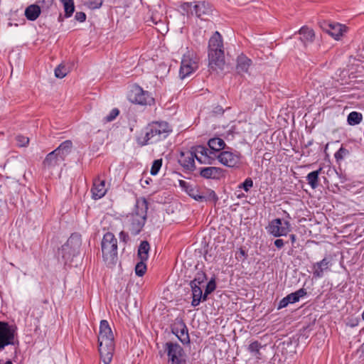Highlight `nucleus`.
Segmentation results:
<instances>
[{
  "label": "nucleus",
  "mask_w": 364,
  "mask_h": 364,
  "mask_svg": "<svg viewBox=\"0 0 364 364\" xmlns=\"http://www.w3.org/2000/svg\"><path fill=\"white\" fill-rule=\"evenodd\" d=\"M251 331L254 333H258L259 331H257V329L255 328V327H252L251 328Z\"/></svg>",
  "instance_id": "nucleus-52"
},
{
  "label": "nucleus",
  "mask_w": 364,
  "mask_h": 364,
  "mask_svg": "<svg viewBox=\"0 0 364 364\" xmlns=\"http://www.w3.org/2000/svg\"><path fill=\"white\" fill-rule=\"evenodd\" d=\"M75 18L77 21L80 22H83L86 19V15L83 12H77L75 14Z\"/></svg>",
  "instance_id": "nucleus-46"
},
{
  "label": "nucleus",
  "mask_w": 364,
  "mask_h": 364,
  "mask_svg": "<svg viewBox=\"0 0 364 364\" xmlns=\"http://www.w3.org/2000/svg\"><path fill=\"white\" fill-rule=\"evenodd\" d=\"M208 144L209 147L215 151H220L225 146L223 139L218 137L210 139Z\"/></svg>",
  "instance_id": "nucleus-32"
},
{
  "label": "nucleus",
  "mask_w": 364,
  "mask_h": 364,
  "mask_svg": "<svg viewBox=\"0 0 364 364\" xmlns=\"http://www.w3.org/2000/svg\"><path fill=\"white\" fill-rule=\"evenodd\" d=\"M193 8L196 15L201 19H205L206 17L212 14L211 6L205 1L198 2L194 5Z\"/></svg>",
  "instance_id": "nucleus-21"
},
{
  "label": "nucleus",
  "mask_w": 364,
  "mask_h": 364,
  "mask_svg": "<svg viewBox=\"0 0 364 364\" xmlns=\"http://www.w3.org/2000/svg\"><path fill=\"white\" fill-rule=\"evenodd\" d=\"M148 204L145 200L137 201L134 211L127 216L129 229L134 235L142 230L147 215Z\"/></svg>",
  "instance_id": "nucleus-3"
},
{
  "label": "nucleus",
  "mask_w": 364,
  "mask_h": 364,
  "mask_svg": "<svg viewBox=\"0 0 364 364\" xmlns=\"http://www.w3.org/2000/svg\"><path fill=\"white\" fill-rule=\"evenodd\" d=\"M172 332L183 344H186L190 342L188 328L182 320H179L177 323L173 324Z\"/></svg>",
  "instance_id": "nucleus-14"
},
{
  "label": "nucleus",
  "mask_w": 364,
  "mask_h": 364,
  "mask_svg": "<svg viewBox=\"0 0 364 364\" xmlns=\"http://www.w3.org/2000/svg\"><path fill=\"white\" fill-rule=\"evenodd\" d=\"M63 161L64 159L61 155L53 151L46 156L43 162V166L44 168L50 170L59 166Z\"/></svg>",
  "instance_id": "nucleus-19"
},
{
  "label": "nucleus",
  "mask_w": 364,
  "mask_h": 364,
  "mask_svg": "<svg viewBox=\"0 0 364 364\" xmlns=\"http://www.w3.org/2000/svg\"><path fill=\"white\" fill-rule=\"evenodd\" d=\"M348 154L349 151L343 146H341L338 151L335 153L334 156L337 161H340L346 157Z\"/></svg>",
  "instance_id": "nucleus-40"
},
{
  "label": "nucleus",
  "mask_w": 364,
  "mask_h": 364,
  "mask_svg": "<svg viewBox=\"0 0 364 364\" xmlns=\"http://www.w3.org/2000/svg\"><path fill=\"white\" fill-rule=\"evenodd\" d=\"M298 343L291 338H285L283 341H277V350L285 356H292L296 352Z\"/></svg>",
  "instance_id": "nucleus-13"
},
{
  "label": "nucleus",
  "mask_w": 364,
  "mask_h": 364,
  "mask_svg": "<svg viewBox=\"0 0 364 364\" xmlns=\"http://www.w3.org/2000/svg\"><path fill=\"white\" fill-rule=\"evenodd\" d=\"M68 72V69L64 65L60 64L55 69V75L58 78H63Z\"/></svg>",
  "instance_id": "nucleus-38"
},
{
  "label": "nucleus",
  "mask_w": 364,
  "mask_h": 364,
  "mask_svg": "<svg viewBox=\"0 0 364 364\" xmlns=\"http://www.w3.org/2000/svg\"><path fill=\"white\" fill-rule=\"evenodd\" d=\"M17 144L18 146H26L28 145L29 142V139L26 136H22V135H18L16 137Z\"/></svg>",
  "instance_id": "nucleus-43"
},
{
  "label": "nucleus",
  "mask_w": 364,
  "mask_h": 364,
  "mask_svg": "<svg viewBox=\"0 0 364 364\" xmlns=\"http://www.w3.org/2000/svg\"><path fill=\"white\" fill-rule=\"evenodd\" d=\"M38 4L41 9L47 10L53 5V0H38Z\"/></svg>",
  "instance_id": "nucleus-44"
},
{
  "label": "nucleus",
  "mask_w": 364,
  "mask_h": 364,
  "mask_svg": "<svg viewBox=\"0 0 364 364\" xmlns=\"http://www.w3.org/2000/svg\"><path fill=\"white\" fill-rule=\"evenodd\" d=\"M151 18H152L153 22H154L155 24H158L159 23H161V24H163V25H164V23H163L161 21H159L158 22V21H155V18H154V17H152Z\"/></svg>",
  "instance_id": "nucleus-53"
},
{
  "label": "nucleus",
  "mask_w": 364,
  "mask_h": 364,
  "mask_svg": "<svg viewBox=\"0 0 364 364\" xmlns=\"http://www.w3.org/2000/svg\"><path fill=\"white\" fill-rule=\"evenodd\" d=\"M329 262L326 258L316 262L313 266V274L314 277L321 278L323 275V272L328 269Z\"/></svg>",
  "instance_id": "nucleus-27"
},
{
  "label": "nucleus",
  "mask_w": 364,
  "mask_h": 364,
  "mask_svg": "<svg viewBox=\"0 0 364 364\" xmlns=\"http://www.w3.org/2000/svg\"><path fill=\"white\" fill-rule=\"evenodd\" d=\"M321 171L322 168H319L318 170L312 171L306 176L308 183L313 189H315L318 186V176Z\"/></svg>",
  "instance_id": "nucleus-30"
},
{
  "label": "nucleus",
  "mask_w": 364,
  "mask_h": 364,
  "mask_svg": "<svg viewBox=\"0 0 364 364\" xmlns=\"http://www.w3.org/2000/svg\"><path fill=\"white\" fill-rule=\"evenodd\" d=\"M99 353L105 364H109L114 351V336L107 320H101L98 335Z\"/></svg>",
  "instance_id": "nucleus-1"
},
{
  "label": "nucleus",
  "mask_w": 364,
  "mask_h": 364,
  "mask_svg": "<svg viewBox=\"0 0 364 364\" xmlns=\"http://www.w3.org/2000/svg\"><path fill=\"white\" fill-rule=\"evenodd\" d=\"M207 279L206 274L203 271H198L193 281L191 282L193 284L200 285Z\"/></svg>",
  "instance_id": "nucleus-35"
},
{
  "label": "nucleus",
  "mask_w": 364,
  "mask_h": 364,
  "mask_svg": "<svg viewBox=\"0 0 364 364\" xmlns=\"http://www.w3.org/2000/svg\"><path fill=\"white\" fill-rule=\"evenodd\" d=\"M119 111L118 109H113L110 113L105 117L106 122H112L113 121L119 114Z\"/></svg>",
  "instance_id": "nucleus-45"
},
{
  "label": "nucleus",
  "mask_w": 364,
  "mask_h": 364,
  "mask_svg": "<svg viewBox=\"0 0 364 364\" xmlns=\"http://www.w3.org/2000/svg\"><path fill=\"white\" fill-rule=\"evenodd\" d=\"M164 31H166V28L164 27L163 31H160V33H162Z\"/></svg>",
  "instance_id": "nucleus-56"
},
{
  "label": "nucleus",
  "mask_w": 364,
  "mask_h": 364,
  "mask_svg": "<svg viewBox=\"0 0 364 364\" xmlns=\"http://www.w3.org/2000/svg\"><path fill=\"white\" fill-rule=\"evenodd\" d=\"M209 70L218 73L225 66V56L222 36L215 31L209 40Z\"/></svg>",
  "instance_id": "nucleus-2"
},
{
  "label": "nucleus",
  "mask_w": 364,
  "mask_h": 364,
  "mask_svg": "<svg viewBox=\"0 0 364 364\" xmlns=\"http://www.w3.org/2000/svg\"><path fill=\"white\" fill-rule=\"evenodd\" d=\"M72 148V142L70 140L65 141L63 142L57 149L54 151L62 156V158L65 160V156L70 152Z\"/></svg>",
  "instance_id": "nucleus-31"
},
{
  "label": "nucleus",
  "mask_w": 364,
  "mask_h": 364,
  "mask_svg": "<svg viewBox=\"0 0 364 364\" xmlns=\"http://www.w3.org/2000/svg\"><path fill=\"white\" fill-rule=\"evenodd\" d=\"M192 153L195 155L194 158L200 163L204 164H211L212 158L208 155L209 150L203 146H198L191 149Z\"/></svg>",
  "instance_id": "nucleus-17"
},
{
  "label": "nucleus",
  "mask_w": 364,
  "mask_h": 364,
  "mask_svg": "<svg viewBox=\"0 0 364 364\" xmlns=\"http://www.w3.org/2000/svg\"><path fill=\"white\" fill-rule=\"evenodd\" d=\"M363 119L361 113L358 112H351L348 116V123L350 125L354 126L358 124Z\"/></svg>",
  "instance_id": "nucleus-33"
},
{
  "label": "nucleus",
  "mask_w": 364,
  "mask_h": 364,
  "mask_svg": "<svg viewBox=\"0 0 364 364\" xmlns=\"http://www.w3.org/2000/svg\"><path fill=\"white\" fill-rule=\"evenodd\" d=\"M91 192L92 193V197L95 199H98L103 197L107 192V188H105V181L99 178L95 179L94 181Z\"/></svg>",
  "instance_id": "nucleus-22"
},
{
  "label": "nucleus",
  "mask_w": 364,
  "mask_h": 364,
  "mask_svg": "<svg viewBox=\"0 0 364 364\" xmlns=\"http://www.w3.org/2000/svg\"><path fill=\"white\" fill-rule=\"evenodd\" d=\"M187 192L191 198L197 201H203L205 200V197L203 195H200L198 190L191 188L188 190Z\"/></svg>",
  "instance_id": "nucleus-39"
},
{
  "label": "nucleus",
  "mask_w": 364,
  "mask_h": 364,
  "mask_svg": "<svg viewBox=\"0 0 364 364\" xmlns=\"http://www.w3.org/2000/svg\"><path fill=\"white\" fill-rule=\"evenodd\" d=\"M360 350L362 351L363 353H364V343H363V345L361 346L360 347Z\"/></svg>",
  "instance_id": "nucleus-54"
},
{
  "label": "nucleus",
  "mask_w": 364,
  "mask_h": 364,
  "mask_svg": "<svg viewBox=\"0 0 364 364\" xmlns=\"http://www.w3.org/2000/svg\"><path fill=\"white\" fill-rule=\"evenodd\" d=\"M80 245V240L77 235H71L66 243L58 250V255H61L65 259L70 258L73 255Z\"/></svg>",
  "instance_id": "nucleus-9"
},
{
  "label": "nucleus",
  "mask_w": 364,
  "mask_h": 364,
  "mask_svg": "<svg viewBox=\"0 0 364 364\" xmlns=\"http://www.w3.org/2000/svg\"><path fill=\"white\" fill-rule=\"evenodd\" d=\"M216 288V284L214 279H211L206 285L205 292L203 294V301L206 300L208 294L212 293Z\"/></svg>",
  "instance_id": "nucleus-36"
},
{
  "label": "nucleus",
  "mask_w": 364,
  "mask_h": 364,
  "mask_svg": "<svg viewBox=\"0 0 364 364\" xmlns=\"http://www.w3.org/2000/svg\"><path fill=\"white\" fill-rule=\"evenodd\" d=\"M165 350L168 356L171 364H181L183 361V348L177 343L168 342L165 345Z\"/></svg>",
  "instance_id": "nucleus-11"
},
{
  "label": "nucleus",
  "mask_w": 364,
  "mask_h": 364,
  "mask_svg": "<svg viewBox=\"0 0 364 364\" xmlns=\"http://www.w3.org/2000/svg\"><path fill=\"white\" fill-rule=\"evenodd\" d=\"M223 175V171L219 167L208 166L200 169V176L206 179H220Z\"/></svg>",
  "instance_id": "nucleus-18"
},
{
  "label": "nucleus",
  "mask_w": 364,
  "mask_h": 364,
  "mask_svg": "<svg viewBox=\"0 0 364 364\" xmlns=\"http://www.w3.org/2000/svg\"><path fill=\"white\" fill-rule=\"evenodd\" d=\"M306 294L305 289L301 288L295 292L288 294L287 296L283 298L278 305V309H282L286 307L289 304H294L299 301V299L304 297Z\"/></svg>",
  "instance_id": "nucleus-16"
},
{
  "label": "nucleus",
  "mask_w": 364,
  "mask_h": 364,
  "mask_svg": "<svg viewBox=\"0 0 364 364\" xmlns=\"http://www.w3.org/2000/svg\"><path fill=\"white\" fill-rule=\"evenodd\" d=\"M128 237L127 235L124 232L122 231L120 232V238L122 239L124 241H125L126 237Z\"/></svg>",
  "instance_id": "nucleus-49"
},
{
  "label": "nucleus",
  "mask_w": 364,
  "mask_h": 364,
  "mask_svg": "<svg viewBox=\"0 0 364 364\" xmlns=\"http://www.w3.org/2000/svg\"><path fill=\"white\" fill-rule=\"evenodd\" d=\"M267 230L274 237L286 236L291 231V224L289 221L276 218L269 223Z\"/></svg>",
  "instance_id": "nucleus-8"
},
{
  "label": "nucleus",
  "mask_w": 364,
  "mask_h": 364,
  "mask_svg": "<svg viewBox=\"0 0 364 364\" xmlns=\"http://www.w3.org/2000/svg\"><path fill=\"white\" fill-rule=\"evenodd\" d=\"M41 12V9L39 5L31 4L26 7L24 14L28 20L33 21L39 17Z\"/></svg>",
  "instance_id": "nucleus-26"
},
{
  "label": "nucleus",
  "mask_w": 364,
  "mask_h": 364,
  "mask_svg": "<svg viewBox=\"0 0 364 364\" xmlns=\"http://www.w3.org/2000/svg\"><path fill=\"white\" fill-rule=\"evenodd\" d=\"M4 364H13L11 360H7Z\"/></svg>",
  "instance_id": "nucleus-55"
},
{
  "label": "nucleus",
  "mask_w": 364,
  "mask_h": 364,
  "mask_svg": "<svg viewBox=\"0 0 364 364\" xmlns=\"http://www.w3.org/2000/svg\"><path fill=\"white\" fill-rule=\"evenodd\" d=\"M253 187V181L251 178H247L245 181L238 186L239 188H242L246 192H248L251 188Z\"/></svg>",
  "instance_id": "nucleus-42"
},
{
  "label": "nucleus",
  "mask_w": 364,
  "mask_h": 364,
  "mask_svg": "<svg viewBox=\"0 0 364 364\" xmlns=\"http://www.w3.org/2000/svg\"><path fill=\"white\" fill-rule=\"evenodd\" d=\"M267 343H263L262 341H252L247 347V350L250 355L257 360L262 358V350L265 348Z\"/></svg>",
  "instance_id": "nucleus-20"
},
{
  "label": "nucleus",
  "mask_w": 364,
  "mask_h": 364,
  "mask_svg": "<svg viewBox=\"0 0 364 364\" xmlns=\"http://www.w3.org/2000/svg\"><path fill=\"white\" fill-rule=\"evenodd\" d=\"M161 166H162V159L154 160L152 164L151 168V171H150L151 174L153 176L156 175L159 173Z\"/></svg>",
  "instance_id": "nucleus-41"
},
{
  "label": "nucleus",
  "mask_w": 364,
  "mask_h": 364,
  "mask_svg": "<svg viewBox=\"0 0 364 364\" xmlns=\"http://www.w3.org/2000/svg\"><path fill=\"white\" fill-rule=\"evenodd\" d=\"M16 327L0 321V350L6 346L14 344Z\"/></svg>",
  "instance_id": "nucleus-7"
},
{
  "label": "nucleus",
  "mask_w": 364,
  "mask_h": 364,
  "mask_svg": "<svg viewBox=\"0 0 364 364\" xmlns=\"http://www.w3.org/2000/svg\"><path fill=\"white\" fill-rule=\"evenodd\" d=\"M63 4L65 17L72 16L75 11L74 1L73 0H60Z\"/></svg>",
  "instance_id": "nucleus-34"
},
{
  "label": "nucleus",
  "mask_w": 364,
  "mask_h": 364,
  "mask_svg": "<svg viewBox=\"0 0 364 364\" xmlns=\"http://www.w3.org/2000/svg\"><path fill=\"white\" fill-rule=\"evenodd\" d=\"M290 239H291V243L294 244L296 241L295 235H290Z\"/></svg>",
  "instance_id": "nucleus-50"
},
{
  "label": "nucleus",
  "mask_w": 364,
  "mask_h": 364,
  "mask_svg": "<svg viewBox=\"0 0 364 364\" xmlns=\"http://www.w3.org/2000/svg\"><path fill=\"white\" fill-rule=\"evenodd\" d=\"M252 60L243 54L240 55L237 58L236 70L239 74L247 73Z\"/></svg>",
  "instance_id": "nucleus-23"
},
{
  "label": "nucleus",
  "mask_w": 364,
  "mask_h": 364,
  "mask_svg": "<svg viewBox=\"0 0 364 364\" xmlns=\"http://www.w3.org/2000/svg\"><path fill=\"white\" fill-rule=\"evenodd\" d=\"M190 285L191 287L193 296L192 305L196 306L202 300H203V291L200 285L193 284L191 283H190Z\"/></svg>",
  "instance_id": "nucleus-28"
},
{
  "label": "nucleus",
  "mask_w": 364,
  "mask_h": 364,
  "mask_svg": "<svg viewBox=\"0 0 364 364\" xmlns=\"http://www.w3.org/2000/svg\"><path fill=\"white\" fill-rule=\"evenodd\" d=\"M149 243L146 240L142 241L139 246L137 252V255L139 259L142 261H146L149 258Z\"/></svg>",
  "instance_id": "nucleus-29"
},
{
  "label": "nucleus",
  "mask_w": 364,
  "mask_h": 364,
  "mask_svg": "<svg viewBox=\"0 0 364 364\" xmlns=\"http://www.w3.org/2000/svg\"><path fill=\"white\" fill-rule=\"evenodd\" d=\"M199 58L191 50H187L183 55L181 67L179 70V76L181 79L190 76L198 68Z\"/></svg>",
  "instance_id": "nucleus-6"
},
{
  "label": "nucleus",
  "mask_w": 364,
  "mask_h": 364,
  "mask_svg": "<svg viewBox=\"0 0 364 364\" xmlns=\"http://www.w3.org/2000/svg\"><path fill=\"white\" fill-rule=\"evenodd\" d=\"M129 100L132 103L141 105H151L154 102V98L138 86L131 90Z\"/></svg>",
  "instance_id": "nucleus-10"
},
{
  "label": "nucleus",
  "mask_w": 364,
  "mask_h": 364,
  "mask_svg": "<svg viewBox=\"0 0 364 364\" xmlns=\"http://www.w3.org/2000/svg\"><path fill=\"white\" fill-rule=\"evenodd\" d=\"M299 33L301 36L300 39L304 43V46H306L314 41L315 33L314 31L309 27H301L299 31Z\"/></svg>",
  "instance_id": "nucleus-25"
},
{
  "label": "nucleus",
  "mask_w": 364,
  "mask_h": 364,
  "mask_svg": "<svg viewBox=\"0 0 364 364\" xmlns=\"http://www.w3.org/2000/svg\"><path fill=\"white\" fill-rule=\"evenodd\" d=\"M194 156L191 150L181 151L178 158V162L185 169L193 171L196 168Z\"/></svg>",
  "instance_id": "nucleus-15"
},
{
  "label": "nucleus",
  "mask_w": 364,
  "mask_h": 364,
  "mask_svg": "<svg viewBox=\"0 0 364 364\" xmlns=\"http://www.w3.org/2000/svg\"><path fill=\"white\" fill-rule=\"evenodd\" d=\"M146 261L140 260L135 266V273L139 277H142L146 271Z\"/></svg>",
  "instance_id": "nucleus-37"
},
{
  "label": "nucleus",
  "mask_w": 364,
  "mask_h": 364,
  "mask_svg": "<svg viewBox=\"0 0 364 364\" xmlns=\"http://www.w3.org/2000/svg\"><path fill=\"white\" fill-rule=\"evenodd\" d=\"M217 159L220 164L230 168L238 167L240 164L239 153L223 151L218 155Z\"/></svg>",
  "instance_id": "nucleus-12"
},
{
  "label": "nucleus",
  "mask_w": 364,
  "mask_h": 364,
  "mask_svg": "<svg viewBox=\"0 0 364 364\" xmlns=\"http://www.w3.org/2000/svg\"><path fill=\"white\" fill-rule=\"evenodd\" d=\"M240 255L244 257H246V253H245V251L243 250L242 249H240V252H239Z\"/></svg>",
  "instance_id": "nucleus-51"
},
{
  "label": "nucleus",
  "mask_w": 364,
  "mask_h": 364,
  "mask_svg": "<svg viewBox=\"0 0 364 364\" xmlns=\"http://www.w3.org/2000/svg\"><path fill=\"white\" fill-rule=\"evenodd\" d=\"M327 26V33L336 40H338L346 31V26L340 23H328Z\"/></svg>",
  "instance_id": "nucleus-24"
},
{
  "label": "nucleus",
  "mask_w": 364,
  "mask_h": 364,
  "mask_svg": "<svg viewBox=\"0 0 364 364\" xmlns=\"http://www.w3.org/2000/svg\"><path fill=\"white\" fill-rule=\"evenodd\" d=\"M358 320H350V322L347 323V326H350V327H354L358 326Z\"/></svg>",
  "instance_id": "nucleus-48"
},
{
  "label": "nucleus",
  "mask_w": 364,
  "mask_h": 364,
  "mask_svg": "<svg viewBox=\"0 0 364 364\" xmlns=\"http://www.w3.org/2000/svg\"><path fill=\"white\" fill-rule=\"evenodd\" d=\"M274 244L279 249H281L282 247H283V246L284 245V241L282 239H277L274 241Z\"/></svg>",
  "instance_id": "nucleus-47"
},
{
  "label": "nucleus",
  "mask_w": 364,
  "mask_h": 364,
  "mask_svg": "<svg viewBox=\"0 0 364 364\" xmlns=\"http://www.w3.org/2000/svg\"><path fill=\"white\" fill-rule=\"evenodd\" d=\"M103 259L107 265H113L117 260V240L112 232L104 235L102 242Z\"/></svg>",
  "instance_id": "nucleus-5"
},
{
  "label": "nucleus",
  "mask_w": 364,
  "mask_h": 364,
  "mask_svg": "<svg viewBox=\"0 0 364 364\" xmlns=\"http://www.w3.org/2000/svg\"><path fill=\"white\" fill-rule=\"evenodd\" d=\"M171 132L166 122H153L146 128L145 144H154L167 137Z\"/></svg>",
  "instance_id": "nucleus-4"
}]
</instances>
